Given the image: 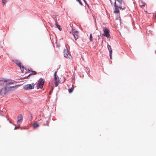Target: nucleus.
Segmentation results:
<instances>
[{
  "label": "nucleus",
  "instance_id": "dca6fc26",
  "mask_svg": "<svg viewBox=\"0 0 156 156\" xmlns=\"http://www.w3.org/2000/svg\"><path fill=\"white\" fill-rule=\"evenodd\" d=\"M74 89V87H73V85L72 87L68 90V91H69V93H71L73 91Z\"/></svg>",
  "mask_w": 156,
  "mask_h": 156
},
{
  "label": "nucleus",
  "instance_id": "20e7f679",
  "mask_svg": "<svg viewBox=\"0 0 156 156\" xmlns=\"http://www.w3.org/2000/svg\"><path fill=\"white\" fill-rule=\"evenodd\" d=\"M103 30L104 32V33L103 34V35L107 38L110 37V35L109 33V31L108 29L106 27H104Z\"/></svg>",
  "mask_w": 156,
  "mask_h": 156
},
{
  "label": "nucleus",
  "instance_id": "9d476101",
  "mask_svg": "<svg viewBox=\"0 0 156 156\" xmlns=\"http://www.w3.org/2000/svg\"><path fill=\"white\" fill-rule=\"evenodd\" d=\"M57 72H55L54 73V79L55 80V87H56L58 86V83L59 82V80L58 79V76H56V73Z\"/></svg>",
  "mask_w": 156,
  "mask_h": 156
},
{
  "label": "nucleus",
  "instance_id": "5701e85b",
  "mask_svg": "<svg viewBox=\"0 0 156 156\" xmlns=\"http://www.w3.org/2000/svg\"><path fill=\"white\" fill-rule=\"evenodd\" d=\"M145 3H143L142 5H140V6L141 7L144 6H145Z\"/></svg>",
  "mask_w": 156,
  "mask_h": 156
},
{
  "label": "nucleus",
  "instance_id": "b1692460",
  "mask_svg": "<svg viewBox=\"0 0 156 156\" xmlns=\"http://www.w3.org/2000/svg\"><path fill=\"white\" fill-rule=\"evenodd\" d=\"M19 126H16V127H15V128H14V129L15 130V129H19Z\"/></svg>",
  "mask_w": 156,
  "mask_h": 156
},
{
  "label": "nucleus",
  "instance_id": "1a4fd4ad",
  "mask_svg": "<svg viewBox=\"0 0 156 156\" xmlns=\"http://www.w3.org/2000/svg\"><path fill=\"white\" fill-rule=\"evenodd\" d=\"M72 32V34L75 38V39L76 41L79 37V33L78 31H77L73 30Z\"/></svg>",
  "mask_w": 156,
  "mask_h": 156
},
{
  "label": "nucleus",
  "instance_id": "39448f33",
  "mask_svg": "<svg viewBox=\"0 0 156 156\" xmlns=\"http://www.w3.org/2000/svg\"><path fill=\"white\" fill-rule=\"evenodd\" d=\"M64 55L65 57H66L67 58L69 59L72 58V57L70 54L69 53L67 48H66V49H64Z\"/></svg>",
  "mask_w": 156,
  "mask_h": 156
},
{
  "label": "nucleus",
  "instance_id": "f03ea898",
  "mask_svg": "<svg viewBox=\"0 0 156 156\" xmlns=\"http://www.w3.org/2000/svg\"><path fill=\"white\" fill-rule=\"evenodd\" d=\"M9 80L5 79H0V86H2L5 84L6 86H7L10 85L13 83V82H7Z\"/></svg>",
  "mask_w": 156,
  "mask_h": 156
},
{
  "label": "nucleus",
  "instance_id": "c85d7f7f",
  "mask_svg": "<svg viewBox=\"0 0 156 156\" xmlns=\"http://www.w3.org/2000/svg\"><path fill=\"white\" fill-rule=\"evenodd\" d=\"M155 53H156V51H155Z\"/></svg>",
  "mask_w": 156,
  "mask_h": 156
},
{
  "label": "nucleus",
  "instance_id": "423d86ee",
  "mask_svg": "<svg viewBox=\"0 0 156 156\" xmlns=\"http://www.w3.org/2000/svg\"><path fill=\"white\" fill-rule=\"evenodd\" d=\"M34 83L26 85L25 86L24 88L25 90H27L33 89L34 88Z\"/></svg>",
  "mask_w": 156,
  "mask_h": 156
},
{
  "label": "nucleus",
  "instance_id": "a211bd4d",
  "mask_svg": "<svg viewBox=\"0 0 156 156\" xmlns=\"http://www.w3.org/2000/svg\"><path fill=\"white\" fill-rule=\"evenodd\" d=\"M16 86H11V87H9L8 88V89H9V90H12V89L13 88H16Z\"/></svg>",
  "mask_w": 156,
  "mask_h": 156
},
{
  "label": "nucleus",
  "instance_id": "4be33fe9",
  "mask_svg": "<svg viewBox=\"0 0 156 156\" xmlns=\"http://www.w3.org/2000/svg\"><path fill=\"white\" fill-rule=\"evenodd\" d=\"M109 54H110V58H111V59H112V53H109Z\"/></svg>",
  "mask_w": 156,
  "mask_h": 156
},
{
  "label": "nucleus",
  "instance_id": "2eb2a0df",
  "mask_svg": "<svg viewBox=\"0 0 156 156\" xmlns=\"http://www.w3.org/2000/svg\"><path fill=\"white\" fill-rule=\"evenodd\" d=\"M28 70L29 71H31L32 73H31V74H29L28 76V77H29V76L30 75H35L37 74V73L36 72H35V71H32L31 70H30V69H28Z\"/></svg>",
  "mask_w": 156,
  "mask_h": 156
},
{
  "label": "nucleus",
  "instance_id": "cd10ccee",
  "mask_svg": "<svg viewBox=\"0 0 156 156\" xmlns=\"http://www.w3.org/2000/svg\"><path fill=\"white\" fill-rule=\"evenodd\" d=\"M47 125H48V124Z\"/></svg>",
  "mask_w": 156,
  "mask_h": 156
},
{
  "label": "nucleus",
  "instance_id": "412c9836",
  "mask_svg": "<svg viewBox=\"0 0 156 156\" xmlns=\"http://www.w3.org/2000/svg\"><path fill=\"white\" fill-rule=\"evenodd\" d=\"M76 1H77L78 2H79V3H80V4L81 5H83L81 1L80 0H76Z\"/></svg>",
  "mask_w": 156,
  "mask_h": 156
},
{
  "label": "nucleus",
  "instance_id": "a878e982",
  "mask_svg": "<svg viewBox=\"0 0 156 156\" xmlns=\"http://www.w3.org/2000/svg\"><path fill=\"white\" fill-rule=\"evenodd\" d=\"M85 3H86V1L85 0H83Z\"/></svg>",
  "mask_w": 156,
  "mask_h": 156
},
{
  "label": "nucleus",
  "instance_id": "6ab92c4d",
  "mask_svg": "<svg viewBox=\"0 0 156 156\" xmlns=\"http://www.w3.org/2000/svg\"><path fill=\"white\" fill-rule=\"evenodd\" d=\"M89 39L90 41H93V37L91 34L90 35Z\"/></svg>",
  "mask_w": 156,
  "mask_h": 156
},
{
  "label": "nucleus",
  "instance_id": "f3484780",
  "mask_svg": "<svg viewBox=\"0 0 156 156\" xmlns=\"http://www.w3.org/2000/svg\"><path fill=\"white\" fill-rule=\"evenodd\" d=\"M115 7V10L114 11V12L115 13H118L119 12V9L117 8H118V7Z\"/></svg>",
  "mask_w": 156,
  "mask_h": 156
},
{
  "label": "nucleus",
  "instance_id": "6e6552de",
  "mask_svg": "<svg viewBox=\"0 0 156 156\" xmlns=\"http://www.w3.org/2000/svg\"><path fill=\"white\" fill-rule=\"evenodd\" d=\"M13 61H14V62L17 65V66L20 67V69L23 71L24 69V67L23 66H21V63L18 60H13Z\"/></svg>",
  "mask_w": 156,
  "mask_h": 156
},
{
  "label": "nucleus",
  "instance_id": "7ed1b4c3",
  "mask_svg": "<svg viewBox=\"0 0 156 156\" xmlns=\"http://www.w3.org/2000/svg\"><path fill=\"white\" fill-rule=\"evenodd\" d=\"M8 93V90L6 87L0 89V96L2 97Z\"/></svg>",
  "mask_w": 156,
  "mask_h": 156
},
{
  "label": "nucleus",
  "instance_id": "393cba45",
  "mask_svg": "<svg viewBox=\"0 0 156 156\" xmlns=\"http://www.w3.org/2000/svg\"><path fill=\"white\" fill-rule=\"evenodd\" d=\"M53 90V88H52L51 90L50 91V92H49V94H51V92Z\"/></svg>",
  "mask_w": 156,
  "mask_h": 156
},
{
  "label": "nucleus",
  "instance_id": "0eeeda50",
  "mask_svg": "<svg viewBox=\"0 0 156 156\" xmlns=\"http://www.w3.org/2000/svg\"><path fill=\"white\" fill-rule=\"evenodd\" d=\"M40 82L37 83L38 86L37 88V89H38L39 88L41 89H42L44 83V80L41 78L40 79Z\"/></svg>",
  "mask_w": 156,
  "mask_h": 156
},
{
  "label": "nucleus",
  "instance_id": "4468645a",
  "mask_svg": "<svg viewBox=\"0 0 156 156\" xmlns=\"http://www.w3.org/2000/svg\"><path fill=\"white\" fill-rule=\"evenodd\" d=\"M55 25L56 27L58 28V29L60 30H62V28L61 27L60 25H58L57 24V21H55Z\"/></svg>",
  "mask_w": 156,
  "mask_h": 156
},
{
  "label": "nucleus",
  "instance_id": "f8f14e48",
  "mask_svg": "<svg viewBox=\"0 0 156 156\" xmlns=\"http://www.w3.org/2000/svg\"><path fill=\"white\" fill-rule=\"evenodd\" d=\"M39 126V125L36 122H34L33 124V128L35 129Z\"/></svg>",
  "mask_w": 156,
  "mask_h": 156
},
{
  "label": "nucleus",
  "instance_id": "f257e3e1",
  "mask_svg": "<svg viewBox=\"0 0 156 156\" xmlns=\"http://www.w3.org/2000/svg\"><path fill=\"white\" fill-rule=\"evenodd\" d=\"M122 5H124V2L122 0H116L115 2L114 6L115 7H118L119 8L124 9V7H123L122 8Z\"/></svg>",
  "mask_w": 156,
  "mask_h": 156
},
{
  "label": "nucleus",
  "instance_id": "aec40b11",
  "mask_svg": "<svg viewBox=\"0 0 156 156\" xmlns=\"http://www.w3.org/2000/svg\"><path fill=\"white\" fill-rule=\"evenodd\" d=\"M6 2V0H2V3L3 4V5H4L5 4Z\"/></svg>",
  "mask_w": 156,
  "mask_h": 156
},
{
  "label": "nucleus",
  "instance_id": "9b49d317",
  "mask_svg": "<svg viewBox=\"0 0 156 156\" xmlns=\"http://www.w3.org/2000/svg\"><path fill=\"white\" fill-rule=\"evenodd\" d=\"M23 116L22 115H19L17 116V122L21 123L23 121Z\"/></svg>",
  "mask_w": 156,
  "mask_h": 156
},
{
  "label": "nucleus",
  "instance_id": "ddd939ff",
  "mask_svg": "<svg viewBox=\"0 0 156 156\" xmlns=\"http://www.w3.org/2000/svg\"><path fill=\"white\" fill-rule=\"evenodd\" d=\"M107 48H108V49L109 50V53H112V48L111 47V46H110L109 44H108Z\"/></svg>",
  "mask_w": 156,
  "mask_h": 156
},
{
  "label": "nucleus",
  "instance_id": "bb28decb",
  "mask_svg": "<svg viewBox=\"0 0 156 156\" xmlns=\"http://www.w3.org/2000/svg\"><path fill=\"white\" fill-rule=\"evenodd\" d=\"M9 122L10 123H12L11 122V121H9Z\"/></svg>",
  "mask_w": 156,
  "mask_h": 156
}]
</instances>
